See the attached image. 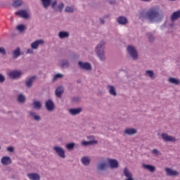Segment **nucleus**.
<instances>
[{
    "label": "nucleus",
    "instance_id": "nucleus-31",
    "mask_svg": "<svg viewBox=\"0 0 180 180\" xmlns=\"http://www.w3.org/2000/svg\"><path fill=\"white\" fill-rule=\"evenodd\" d=\"M142 167H143V168H144V169H147L148 171H150V172H155V167H154L151 165L143 164Z\"/></svg>",
    "mask_w": 180,
    "mask_h": 180
},
{
    "label": "nucleus",
    "instance_id": "nucleus-29",
    "mask_svg": "<svg viewBox=\"0 0 180 180\" xmlns=\"http://www.w3.org/2000/svg\"><path fill=\"white\" fill-rule=\"evenodd\" d=\"M27 177L30 180H40V174L37 173H30L27 174Z\"/></svg>",
    "mask_w": 180,
    "mask_h": 180
},
{
    "label": "nucleus",
    "instance_id": "nucleus-11",
    "mask_svg": "<svg viewBox=\"0 0 180 180\" xmlns=\"http://www.w3.org/2000/svg\"><path fill=\"white\" fill-rule=\"evenodd\" d=\"M70 60H68V59H62L59 62V67H60L63 70L70 68Z\"/></svg>",
    "mask_w": 180,
    "mask_h": 180
},
{
    "label": "nucleus",
    "instance_id": "nucleus-16",
    "mask_svg": "<svg viewBox=\"0 0 180 180\" xmlns=\"http://www.w3.org/2000/svg\"><path fill=\"white\" fill-rule=\"evenodd\" d=\"M123 174L127 178L125 180H134V179L133 178V174H131V172L129 171V169H127V167L124 168Z\"/></svg>",
    "mask_w": 180,
    "mask_h": 180
},
{
    "label": "nucleus",
    "instance_id": "nucleus-32",
    "mask_svg": "<svg viewBox=\"0 0 180 180\" xmlns=\"http://www.w3.org/2000/svg\"><path fill=\"white\" fill-rule=\"evenodd\" d=\"M58 37L60 39H68V37H70V32L65 31H60L58 33Z\"/></svg>",
    "mask_w": 180,
    "mask_h": 180
},
{
    "label": "nucleus",
    "instance_id": "nucleus-6",
    "mask_svg": "<svg viewBox=\"0 0 180 180\" xmlns=\"http://www.w3.org/2000/svg\"><path fill=\"white\" fill-rule=\"evenodd\" d=\"M165 171L167 176H171L172 178H176V176H179V172L177 170L171 169L169 167H166Z\"/></svg>",
    "mask_w": 180,
    "mask_h": 180
},
{
    "label": "nucleus",
    "instance_id": "nucleus-58",
    "mask_svg": "<svg viewBox=\"0 0 180 180\" xmlns=\"http://www.w3.org/2000/svg\"><path fill=\"white\" fill-rule=\"evenodd\" d=\"M0 150H1V146H0Z\"/></svg>",
    "mask_w": 180,
    "mask_h": 180
},
{
    "label": "nucleus",
    "instance_id": "nucleus-17",
    "mask_svg": "<svg viewBox=\"0 0 180 180\" xmlns=\"http://www.w3.org/2000/svg\"><path fill=\"white\" fill-rule=\"evenodd\" d=\"M117 22L118 25H121L122 26H124V25H127V23H129L127 18L122 15L117 18Z\"/></svg>",
    "mask_w": 180,
    "mask_h": 180
},
{
    "label": "nucleus",
    "instance_id": "nucleus-56",
    "mask_svg": "<svg viewBox=\"0 0 180 180\" xmlns=\"http://www.w3.org/2000/svg\"><path fill=\"white\" fill-rule=\"evenodd\" d=\"M162 26H165V24H163V25Z\"/></svg>",
    "mask_w": 180,
    "mask_h": 180
},
{
    "label": "nucleus",
    "instance_id": "nucleus-2",
    "mask_svg": "<svg viewBox=\"0 0 180 180\" xmlns=\"http://www.w3.org/2000/svg\"><path fill=\"white\" fill-rule=\"evenodd\" d=\"M41 5L44 9H49L50 6L56 11L63 12L64 9V3H60L57 6V0H41Z\"/></svg>",
    "mask_w": 180,
    "mask_h": 180
},
{
    "label": "nucleus",
    "instance_id": "nucleus-28",
    "mask_svg": "<svg viewBox=\"0 0 180 180\" xmlns=\"http://www.w3.org/2000/svg\"><path fill=\"white\" fill-rule=\"evenodd\" d=\"M30 116L33 119L35 122H40L41 120V117L40 115L36 114V112L33 111L30 112Z\"/></svg>",
    "mask_w": 180,
    "mask_h": 180
},
{
    "label": "nucleus",
    "instance_id": "nucleus-5",
    "mask_svg": "<svg viewBox=\"0 0 180 180\" xmlns=\"http://www.w3.org/2000/svg\"><path fill=\"white\" fill-rule=\"evenodd\" d=\"M78 66L80 70H84V71H91L92 70V65H91L89 62H78Z\"/></svg>",
    "mask_w": 180,
    "mask_h": 180
},
{
    "label": "nucleus",
    "instance_id": "nucleus-9",
    "mask_svg": "<svg viewBox=\"0 0 180 180\" xmlns=\"http://www.w3.org/2000/svg\"><path fill=\"white\" fill-rule=\"evenodd\" d=\"M45 108L49 110V112H53L56 109V105L51 99H49L45 102Z\"/></svg>",
    "mask_w": 180,
    "mask_h": 180
},
{
    "label": "nucleus",
    "instance_id": "nucleus-20",
    "mask_svg": "<svg viewBox=\"0 0 180 180\" xmlns=\"http://www.w3.org/2000/svg\"><path fill=\"white\" fill-rule=\"evenodd\" d=\"M137 134V129L134 128H128L124 131V136L125 134H127V136H134V134Z\"/></svg>",
    "mask_w": 180,
    "mask_h": 180
},
{
    "label": "nucleus",
    "instance_id": "nucleus-34",
    "mask_svg": "<svg viewBox=\"0 0 180 180\" xmlns=\"http://www.w3.org/2000/svg\"><path fill=\"white\" fill-rule=\"evenodd\" d=\"M32 105L33 109H37V110H40V109H41V103L39 101H34Z\"/></svg>",
    "mask_w": 180,
    "mask_h": 180
},
{
    "label": "nucleus",
    "instance_id": "nucleus-55",
    "mask_svg": "<svg viewBox=\"0 0 180 180\" xmlns=\"http://www.w3.org/2000/svg\"><path fill=\"white\" fill-rule=\"evenodd\" d=\"M169 1H176V0H169Z\"/></svg>",
    "mask_w": 180,
    "mask_h": 180
},
{
    "label": "nucleus",
    "instance_id": "nucleus-48",
    "mask_svg": "<svg viewBox=\"0 0 180 180\" xmlns=\"http://www.w3.org/2000/svg\"><path fill=\"white\" fill-rule=\"evenodd\" d=\"M34 51H33V49H28L26 51V53L27 54H33Z\"/></svg>",
    "mask_w": 180,
    "mask_h": 180
},
{
    "label": "nucleus",
    "instance_id": "nucleus-33",
    "mask_svg": "<svg viewBox=\"0 0 180 180\" xmlns=\"http://www.w3.org/2000/svg\"><path fill=\"white\" fill-rule=\"evenodd\" d=\"M92 144H98V141H82V146H84V147H86L88 146H92Z\"/></svg>",
    "mask_w": 180,
    "mask_h": 180
},
{
    "label": "nucleus",
    "instance_id": "nucleus-45",
    "mask_svg": "<svg viewBox=\"0 0 180 180\" xmlns=\"http://www.w3.org/2000/svg\"><path fill=\"white\" fill-rule=\"evenodd\" d=\"M152 153L155 155H161V153L158 151V149H153Z\"/></svg>",
    "mask_w": 180,
    "mask_h": 180
},
{
    "label": "nucleus",
    "instance_id": "nucleus-18",
    "mask_svg": "<svg viewBox=\"0 0 180 180\" xmlns=\"http://www.w3.org/2000/svg\"><path fill=\"white\" fill-rule=\"evenodd\" d=\"M37 78V76H32L30 77L27 80L25 81V85L27 88H32L33 86V83L35 79Z\"/></svg>",
    "mask_w": 180,
    "mask_h": 180
},
{
    "label": "nucleus",
    "instance_id": "nucleus-13",
    "mask_svg": "<svg viewBox=\"0 0 180 180\" xmlns=\"http://www.w3.org/2000/svg\"><path fill=\"white\" fill-rule=\"evenodd\" d=\"M108 164L110 165L111 169H116L119 168V162L115 159H109Z\"/></svg>",
    "mask_w": 180,
    "mask_h": 180
},
{
    "label": "nucleus",
    "instance_id": "nucleus-27",
    "mask_svg": "<svg viewBox=\"0 0 180 180\" xmlns=\"http://www.w3.org/2000/svg\"><path fill=\"white\" fill-rule=\"evenodd\" d=\"M77 11V7L75 6L72 5V6H66L65 8V12L66 13H74Z\"/></svg>",
    "mask_w": 180,
    "mask_h": 180
},
{
    "label": "nucleus",
    "instance_id": "nucleus-35",
    "mask_svg": "<svg viewBox=\"0 0 180 180\" xmlns=\"http://www.w3.org/2000/svg\"><path fill=\"white\" fill-rule=\"evenodd\" d=\"M21 5H23V1L22 0H14L12 4L13 8H19Z\"/></svg>",
    "mask_w": 180,
    "mask_h": 180
},
{
    "label": "nucleus",
    "instance_id": "nucleus-46",
    "mask_svg": "<svg viewBox=\"0 0 180 180\" xmlns=\"http://www.w3.org/2000/svg\"><path fill=\"white\" fill-rule=\"evenodd\" d=\"M7 151H8L9 153H14L15 148H13V146H9L7 148Z\"/></svg>",
    "mask_w": 180,
    "mask_h": 180
},
{
    "label": "nucleus",
    "instance_id": "nucleus-19",
    "mask_svg": "<svg viewBox=\"0 0 180 180\" xmlns=\"http://www.w3.org/2000/svg\"><path fill=\"white\" fill-rule=\"evenodd\" d=\"M15 15H18V16H20L24 19H28L29 18V14L27 13V11H26L25 10H19L18 11L15 12Z\"/></svg>",
    "mask_w": 180,
    "mask_h": 180
},
{
    "label": "nucleus",
    "instance_id": "nucleus-43",
    "mask_svg": "<svg viewBox=\"0 0 180 180\" xmlns=\"http://www.w3.org/2000/svg\"><path fill=\"white\" fill-rule=\"evenodd\" d=\"M0 54H2V56H6V49L4 47H0Z\"/></svg>",
    "mask_w": 180,
    "mask_h": 180
},
{
    "label": "nucleus",
    "instance_id": "nucleus-37",
    "mask_svg": "<svg viewBox=\"0 0 180 180\" xmlns=\"http://www.w3.org/2000/svg\"><path fill=\"white\" fill-rule=\"evenodd\" d=\"M18 102H19V103H25V102H26V97H25L23 94H20L18 98Z\"/></svg>",
    "mask_w": 180,
    "mask_h": 180
},
{
    "label": "nucleus",
    "instance_id": "nucleus-42",
    "mask_svg": "<svg viewBox=\"0 0 180 180\" xmlns=\"http://www.w3.org/2000/svg\"><path fill=\"white\" fill-rule=\"evenodd\" d=\"M59 78H64V75L60 73H57L53 79V81H56V79H58Z\"/></svg>",
    "mask_w": 180,
    "mask_h": 180
},
{
    "label": "nucleus",
    "instance_id": "nucleus-15",
    "mask_svg": "<svg viewBox=\"0 0 180 180\" xmlns=\"http://www.w3.org/2000/svg\"><path fill=\"white\" fill-rule=\"evenodd\" d=\"M96 53L100 61H101L102 63H105L106 61V54L105 53V51H98V52Z\"/></svg>",
    "mask_w": 180,
    "mask_h": 180
},
{
    "label": "nucleus",
    "instance_id": "nucleus-44",
    "mask_svg": "<svg viewBox=\"0 0 180 180\" xmlns=\"http://www.w3.org/2000/svg\"><path fill=\"white\" fill-rule=\"evenodd\" d=\"M5 76L0 73V84H4L5 82Z\"/></svg>",
    "mask_w": 180,
    "mask_h": 180
},
{
    "label": "nucleus",
    "instance_id": "nucleus-4",
    "mask_svg": "<svg viewBox=\"0 0 180 180\" xmlns=\"http://www.w3.org/2000/svg\"><path fill=\"white\" fill-rule=\"evenodd\" d=\"M8 75L10 79H19L23 75V72L20 70H15L10 72Z\"/></svg>",
    "mask_w": 180,
    "mask_h": 180
},
{
    "label": "nucleus",
    "instance_id": "nucleus-50",
    "mask_svg": "<svg viewBox=\"0 0 180 180\" xmlns=\"http://www.w3.org/2000/svg\"><path fill=\"white\" fill-rule=\"evenodd\" d=\"M108 4H110V5H113L116 4V0H110L108 1Z\"/></svg>",
    "mask_w": 180,
    "mask_h": 180
},
{
    "label": "nucleus",
    "instance_id": "nucleus-40",
    "mask_svg": "<svg viewBox=\"0 0 180 180\" xmlns=\"http://www.w3.org/2000/svg\"><path fill=\"white\" fill-rule=\"evenodd\" d=\"M146 75L149 76L150 78H155V77H154V72L153 70H146Z\"/></svg>",
    "mask_w": 180,
    "mask_h": 180
},
{
    "label": "nucleus",
    "instance_id": "nucleus-51",
    "mask_svg": "<svg viewBox=\"0 0 180 180\" xmlns=\"http://www.w3.org/2000/svg\"><path fill=\"white\" fill-rule=\"evenodd\" d=\"M169 26L172 29H174V27L175 26V23L174 22H172L171 23L169 24Z\"/></svg>",
    "mask_w": 180,
    "mask_h": 180
},
{
    "label": "nucleus",
    "instance_id": "nucleus-53",
    "mask_svg": "<svg viewBox=\"0 0 180 180\" xmlns=\"http://www.w3.org/2000/svg\"><path fill=\"white\" fill-rule=\"evenodd\" d=\"M87 139H94V136H88Z\"/></svg>",
    "mask_w": 180,
    "mask_h": 180
},
{
    "label": "nucleus",
    "instance_id": "nucleus-38",
    "mask_svg": "<svg viewBox=\"0 0 180 180\" xmlns=\"http://www.w3.org/2000/svg\"><path fill=\"white\" fill-rule=\"evenodd\" d=\"M17 30H19L20 33H23L26 30L27 27L25 25H19L16 27Z\"/></svg>",
    "mask_w": 180,
    "mask_h": 180
},
{
    "label": "nucleus",
    "instance_id": "nucleus-25",
    "mask_svg": "<svg viewBox=\"0 0 180 180\" xmlns=\"http://www.w3.org/2000/svg\"><path fill=\"white\" fill-rule=\"evenodd\" d=\"M55 94L57 98H61L64 94V87L62 86H58L55 91Z\"/></svg>",
    "mask_w": 180,
    "mask_h": 180
},
{
    "label": "nucleus",
    "instance_id": "nucleus-12",
    "mask_svg": "<svg viewBox=\"0 0 180 180\" xmlns=\"http://www.w3.org/2000/svg\"><path fill=\"white\" fill-rule=\"evenodd\" d=\"M40 44H44V40L37 39V41L32 42L31 44V49H32L33 50H37Z\"/></svg>",
    "mask_w": 180,
    "mask_h": 180
},
{
    "label": "nucleus",
    "instance_id": "nucleus-22",
    "mask_svg": "<svg viewBox=\"0 0 180 180\" xmlns=\"http://www.w3.org/2000/svg\"><path fill=\"white\" fill-rule=\"evenodd\" d=\"M82 112V108H70L69 109V112L72 116H77V115H79Z\"/></svg>",
    "mask_w": 180,
    "mask_h": 180
},
{
    "label": "nucleus",
    "instance_id": "nucleus-52",
    "mask_svg": "<svg viewBox=\"0 0 180 180\" xmlns=\"http://www.w3.org/2000/svg\"><path fill=\"white\" fill-rule=\"evenodd\" d=\"M141 2H151L153 0H140Z\"/></svg>",
    "mask_w": 180,
    "mask_h": 180
},
{
    "label": "nucleus",
    "instance_id": "nucleus-57",
    "mask_svg": "<svg viewBox=\"0 0 180 180\" xmlns=\"http://www.w3.org/2000/svg\"><path fill=\"white\" fill-rule=\"evenodd\" d=\"M118 1H123V0H118Z\"/></svg>",
    "mask_w": 180,
    "mask_h": 180
},
{
    "label": "nucleus",
    "instance_id": "nucleus-24",
    "mask_svg": "<svg viewBox=\"0 0 180 180\" xmlns=\"http://www.w3.org/2000/svg\"><path fill=\"white\" fill-rule=\"evenodd\" d=\"M178 19H180V10L174 12L170 16L171 22H175L176 20H178Z\"/></svg>",
    "mask_w": 180,
    "mask_h": 180
},
{
    "label": "nucleus",
    "instance_id": "nucleus-49",
    "mask_svg": "<svg viewBox=\"0 0 180 180\" xmlns=\"http://www.w3.org/2000/svg\"><path fill=\"white\" fill-rule=\"evenodd\" d=\"M101 25H105V18H99Z\"/></svg>",
    "mask_w": 180,
    "mask_h": 180
},
{
    "label": "nucleus",
    "instance_id": "nucleus-1",
    "mask_svg": "<svg viewBox=\"0 0 180 180\" xmlns=\"http://www.w3.org/2000/svg\"><path fill=\"white\" fill-rule=\"evenodd\" d=\"M138 17L139 19L143 21L148 19L150 23H160L164 19V15L160 13V11L154 8H151L148 12H146L144 10L139 11Z\"/></svg>",
    "mask_w": 180,
    "mask_h": 180
},
{
    "label": "nucleus",
    "instance_id": "nucleus-36",
    "mask_svg": "<svg viewBox=\"0 0 180 180\" xmlns=\"http://www.w3.org/2000/svg\"><path fill=\"white\" fill-rule=\"evenodd\" d=\"M169 82L170 84H173L174 85H179V84H180L179 79L174 78V77H169Z\"/></svg>",
    "mask_w": 180,
    "mask_h": 180
},
{
    "label": "nucleus",
    "instance_id": "nucleus-8",
    "mask_svg": "<svg viewBox=\"0 0 180 180\" xmlns=\"http://www.w3.org/2000/svg\"><path fill=\"white\" fill-rule=\"evenodd\" d=\"M161 137L162 140H164L166 143L167 142L175 143V141H176V138L172 136H169L168 135V134H166V133H162L161 134Z\"/></svg>",
    "mask_w": 180,
    "mask_h": 180
},
{
    "label": "nucleus",
    "instance_id": "nucleus-3",
    "mask_svg": "<svg viewBox=\"0 0 180 180\" xmlns=\"http://www.w3.org/2000/svg\"><path fill=\"white\" fill-rule=\"evenodd\" d=\"M127 50L128 51V54H129L130 57L134 60H138L139 53H137V49L136 47L129 45L127 46Z\"/></svg>",
    "mask_w": 180,
    "mask_h": 180
},
{
    "label": "nucleus",
    "instance_id": "nucleus-23",
    "mask_svg": "<svg viewBox=\"0 0 180 180\" xmlns=\"http://www.w3.org/2000/svg\"><path fill=\"white\" fill-rule=\"evenodd\" d=\"M1 162L3 165H10L12 164V159L9 156H4L1 158Z\"/></svg>",
    "mask_w": 180,
    "mask_h": 180
},
{
    "label": "nucleus",
    "instance_id": "nucleus-30",
    "mask_svg": "<svg viewBox=\"0 0 180 180\" xmlns=\"http://www.w3.org/2000/svg\"><path fill=\"white\" fill-rule=\"evenodd\" d=\"M81 162L83 165H85V167H88V165L91 164V159L88 158V156H84L82 158Z\"/></svg>",
    "mask_w": 180,
    "mask_h": 180
},
{
    "label": "nucleus",
    "instance_id": "nucleus-39",
    "mask_svg": "<svg viewBox=\"0 0 180 180\" xmlns=\"http://www.w3.org/2000/svg\"><path fill=\"white\" fill-rule=\"evenodd\" d=\"M146 37H148V39L150 43H153V41H155V37H154V35H153L151 34V32L147 33Z\"/></svg>",
    "mask_w": 180,
    "mask_h": 180
},
{
    "label": "nucleus",
    "instance_id": "nucleus-21",
    "mask_svg": "<svg viewBox=\"0 0 180 180\" xmlns=\"http://www.w3.org/2000/svg\"><path fill=\"white\" fill-rule=\"evenodd\" d=\"M107 89L108 90L110 95H112V96H117V91H116V88H115L114 86L108 85Z\"/></svg>",
    "mask_w": 180,
    "mask_h": 180
},
{
    "label": "nucleus",
    "instance_id": "nucleus-54",
    "mask_svg": "<svg viewBox=\"0 0 180 180\" xmlns=\"http://www.w3.org/2000/svg\"><path fill=\"white\" fill-rule=\"evenodd\" d=\"M103 18H104V19H106V18H109V16L105 15V16H104Z\"/></svg>",
    "mask_w": 180,
    "mask_h": 180
},
{
    "label": "nucleus",
    "instance_id": "nucleus-26",
    "mask_svg": "<svg viewBox=\"0 0 180 180\" xmlns=\"http://www.w3.org/2000/svg\"><path fill=\"white\" fill-rule=\"evenodd\" d=\"M108 169V163L101 162L97 165V171H106Z\"/></svg>",
    "mask_w": 180,
    "mask_h": 180
},
{
    "label": "nucleus",
    "instance_id": "nucleus-7",
    "mask_svg": "<svg viewBox=\"0 0 180 180\" xmlns=\"http://www.w3.org/2000/svg\"><path fill=\"white\" fill-rule=\"evenodd\" d=\"M53 150L60 158H63V160L65 158V150L62 147L53 146Z\"/></svg>",
    "mask_w": 180,
    "mask_h": 180
},
{
    "label": "nucleus",
    "instance_id": "nucleus-10",
    "mask_svg": "<svg viewBox=\"0 0 180 180\" xmlns=\"http://www.w3.org/2000/svg\"><path fill=\"white\" fill-rule=\"evenodd\" d=\"M23 53L20 51V47L15 48L11 53L13 60H16V58H19L20 56H22Z\"/></svg>",
    "mask_w": 180,
    "mask_h": 180
},
{
    "label": "nucleus",
    "instance_id": "nucleus-41",
    "mask_svg": "<svg viewBox=\"0 0 180 180\" xmlns=\"http://www.w3.org/2000/svg\"><path fill=\"white\" fill-rule=\"evenodd\" d=\"M75 147V143H70L66 145V148H68V150H73Z\"/></svg>",
    "mask_w": 180,
    "mask_h": 180
},
{
    "label": "nucleus",
    "instance_id": "nucleus-14",
    "mask_svg": "<svg viewBox=\"0 0 180 180\" xmlns=\"http://www.w3.org/2000/svg\"><path fill=\"white\" fill-rule=\"evenodd\" d=\"M106 45V41L101 40L96 47V52L105 51V46Z\"/></svg>",
    "mask_w": 180,
    "mask_h": 180
},
{
    "label": "nucleus",
    "instance_id": "nucleus-47",
    "mask_svg": "<svg viewBox=\"0 0 180 180\" xmlns=\"http://www.w3.org/2000/svg\"><path fill=\"white\" fill-rule=\"evenodd\" d=\"M72 102H79L81 101V98L79 97H73L72 98Z\"/></svg>",
    "mask_w": 180,
    "mask_h": 180
}]
</instances>
